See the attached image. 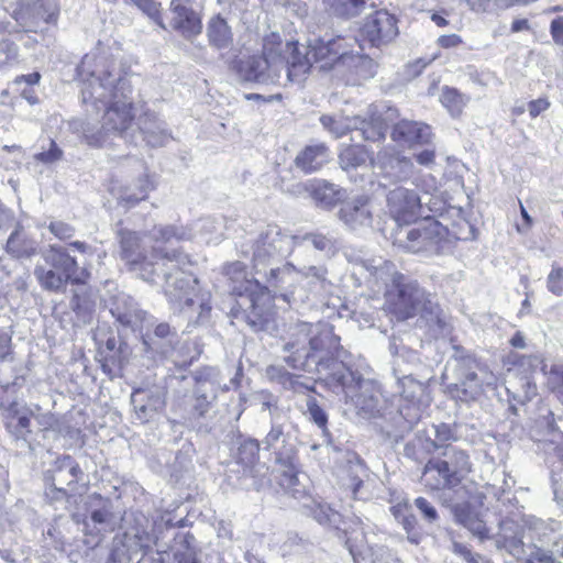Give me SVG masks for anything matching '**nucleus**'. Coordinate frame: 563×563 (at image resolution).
<instances>
[{
  "instance_id": "obj_1",
  "label": "nucleus",
  "mask_w": 563,
  "mask_h": 563,
  "mask_svg": "<svg viewBox=\"0 0 563 563\" xmlns=\"http://www.w3.org/2000/svg\"><path fill=\"white\" fill-rule=\"evenodd\" d=\"M346 58L345 40L318 38L308 46L298 43H283L277 33H269L263 40V56H251L239 63L238 73L242 80L264 85L279 82L282 73L287 81L299 82L313 64L320 69H330L342 64Z\"/></svg>"
},
{
  "instance_id": "obj_2",
  "label": "nucleus",
  "mask_w": 563,
  "mask_h": 563,
  "mask_svg": "<svg viewBox=\"0 0 563 563\" xmlns=\"http://www.w3.org/2000/svg\"><path fill=\"white\" fill-rule=\"evenodd\" d=\"M560 523L533 516L522 518L520 532L514 521H503L495 539L497 549L523 559L527 563H556L554 556H563V540L559 533Z\"/></svg>"
},
{
  "instance_id": "obj_3",
  "label": "nucleus",
  "mask_w": 563,
  "mask_h": 563,
  "mask_svg": "<svg viewBox=\"0 0 563 563\" xmlns=\"http://www.w3.org/2000/svg\"><path fill=\"white\" fill-rule=\"evenodd\" d=\"M92 58L86 55L78 66L82 80L81 96L85 103L91 102L97 110L104 109L102 130L124 133L132 123V102L123 92L125 82L104 71L103 76L90 71Z\"/></svg>"
},
{
  "instance_id": "obj_4",
  "label": "nucleus",
  "mask_w": 563,
  "mask_h": 563,
  "mask_svg": "<svg viewBox=\"0 0 563 563\" xmlns=\"http://www.w3.org/2000/svg\"><path fill=\"white\" fill-rule=\"evenodd\" d=\"M284 340V362L294 369L318 373L319 361L340 360L343 354L340 338L327 322H298L289 328Z\"/></svg>"
},
{
  "instance_id": "obj_5",
  "label": "nucleus",
  "mask_w": 563,
  "mask_h": 563,
  "mask_svg": "<svg viewBox=\"0 0 563 563\" xmlns=\"http://www.w3.org/2000/svg\"><path fill=\"white\" fill-rule=\"evenodd\" d=\"M187 256L174 252L166 255L164 267L165 295L174 312L184 314L189 324L203 323L210 314V294L199 287L192 274L180 268L187 263Z\"/></svg>"
},
{
  "instance_id": "obj_6",
  "label": "nucleus",
  "mask_w": 563,
  "mask_h": 563,
  "mask_svg": "<svg viewBox=\"0 0 563 563\" xmlns=\"http://www.w3.org/2000/svg\"><path fill=\"white\" fill-rule=\"evenodd\" d=\"M384 309L397 321H407L419 317L433 338L442 335L445 329V320L442 310L434 298L416 280L405 278L394 288H388L384 294Z\"/></svg>"
},
{
  "instance_id": "obj_7",
  "label": "nucleus",
  "mask_w": 563,
  "mask_h": 563,
  "mask_svg": "<svg viewBox=\"0 0 563 563\" xmlns=\"http://www.w3.org/2000/svg\"><path fill=\"white\" fill-rule=\"evenodd\" d=\"M318 375L335 394H343L358 412L373 415L377 410L378 398L372 382L362 378L342 360L319 361Z\"/></svg>"
},
{
  "instance_id": "obj_8",
  "label": "nucleus",
  "mask_w": 563,
  "mask_h": 563,
  "mask_svg": "<svg viewBox=\"0 0 563 563\" xmlns=\"http://www.w3.org/2000/svg\"><path fill=\"white\" fill-rule=\"evenodd\" d=\"M239 296L236 306L231 309L233 323L245 322L254 332L266 331L273 327L275 311L273 296L267 286L257 280L245 279L234 287Z\"/></svg>"
},
{
  "instance_id": "obj_9",
  "label": "nucleus",
  "mask_w": 563,
  "mask_h": 563,
  "mask_svg": "<svg viewBox=\"0 0 563 563\" xmlns=\"http://www.w3.org/2000/svg\"><path fill=\"white\" fill-rule=\"evenodd\" d=\"M473 471L468 452L459 446H445L444 451L426 463L421 483L429 490L453 489Z\"/></svg>"
},
{
  "instance_id": "obj_10",
  "label": "nucleus",
  "mask_w": 563,
  "mask_h": 563,
  "mask_svg": "<svg viewBox=\"0 0 563 563\" xmlns=\"http://www.w3.org/2000/svg\"><path fill=\"white\" fill-rule=\"evenodd\" d=\"M395 112L396 110L389 108L384 117L383 107L372 104L364 115H322L320 122L334 137H341L351 130H358L364 140L378 142L385 139L388 121L393 119Z\"/></svg>"
},
{
  "instance_id": "obj_11",
  "label": "nucleus",
  "mask_w": 563,
  "mask_h": 563,
  "mask_svg": "<svg viewBox=\"0 0 563 563\" xmlns=\"http://www.w3.org/2000/svg\"><path fill=\"white\" fill-rule=\"evenodd\" d=\"M446 235L445 227L426 217L412 228L400 227L395 233L394 244L409 253L432 255L440 253Z\"/></svg>"
},
{
  "instance_id": "obj_12",
  "label": "nucleus",
  "mask_w": 563,
  "mask_h": 563,
  "mask_svg": "<svg viewBox=\"0 0 563 563\" xmlns=\"http://www.w3.org/2000/svg\"><path fill=\"white\" fill-rule=\"evenodd\" d=\"M298 244L288 230L276 224H268L256 238L251 246V260L257 274L266 266L278 262L291 254Z\"/></svg>"
},
{
  "instance_id": "obj_13",
  "label": "nucleus",
  "mask_w": 563,
  "mask_h": 563,
  "mask_svg": "<svg viewBox=\"0 0 563 563\" xmlns=\"http://www.w3.org/2000/svg\"><path fill=\"white\" fill-rule=\"evenodd\" d=\"M479 366L470 356L456 360V383L448 386L450 393L462 401L476 399L483 393V383L477 373Z\"/></svg>"
},
{
  "instance_id": "obj_14",
  "label": "nucleus",
  "mask_w": 563,
  "mask_h": 563,
  "mask_svg": "<svg viewBox=\"0 0 563 563\" xmlns=\"http://www.w3.org/2000/svg\"><path fill=\"white\" fill-rule=\"evenodd\" d=\"M387 207L398 223H410L422 216L423 205L419 195L409 188L399 186L387 194Z\"/></svg>"
},
{
  "instance_id": "obj_15",
  "label": "nucleus",
  "mask_w": 563,
  "mask_h": 563,
  "mask_svg": "<svg viewBox=\"0 0 563 563\" xmlns=\"http://www.w3.org/2000/svg\"><path fill=\"white\" fill-rule=\"evenodd\" d=\"M371 166L378 170L383 178L394 183L406 181L415 174L412 162L390 148H383L375 158H371Z\"/></svg>"
},
{
  "instance_id": "obj_16",
  "label": "nucleus",
  "mask_w": 563,
  "mask_h": 563,
  "mask_svg": "<svg viewBox=\"0 0 563 563\" xmlns=\"http://www.w3.org/2000/svg\"><path fill=\"white\" fill-rule=\"evenodd\" d=\"M362 34L372 46L388 44L398 35L397 20L386 10H378L366 18Z\"/></svg>"
},
{
  "instance_id": "obj_17",
  "label": "nucleus",
  "mask_w": 563,
  "mask_h": 563,
  "mask_svg": "<svg viewBox=\"0 0 563 563\" xmlns=\"http://www.w3.org/2000/svg\"><path fill=\"white\" fill-rule=\"evenodd\" d=\"M340 220L350 229L369 228L373 222V206L366 196L344 201L339 210Z\"/></svg>"
},
{
  "instance_id": "obj_18",
  "label": "nucleus",
  "mask_w": 563,
  "mask_h": 563,
  "mask_svg": "<svg viewBox=\"0 0 563 563\" xmlns=\"http://www.w3.org/2000/svg\"><path fill=\"white\" fill-rule=\"evenodd\" d=\"M169 26L179 32L185 38H192L202 31L200 15L180 0H172L169 7Z\"/></svg>"
},
{
  "instance_id": "obj_19",
  "label": "nucleus",
  "mask_w": 563,
  "mask_h": 563,
  "mask_svg": "<svg viewBox=\"0 0 563 563\" xmlns=\"http://www.w3.org/2000/svg\"><path fill=\"white\" fill-rule=\"evenodd\" d=\"M81 473L78 464L69 455L58 457L47 471V481L58 493L66 495L65 486L76 484Z\"/></svg>"
},
{
  "instance_id": "obj_20",
  "label": "nucleus",
  "mask_w": 563,
  "mask_h": 563,
  "mask_svg": "<svg viewBox=\"0 0 563 563\" xmlns=\"http://www.w3.org/2000/svg\"><path fill=\"white\" fill-rule=\"evenodd\" d=\"M365 269L369 273V283L374 285H384L386 289L394 288L406 278L405 275L396 269L393 262L382 257L371 258L364 263Z\"/></svg>"
},
{
  "instance_id": "obj_21",
  "label": "nucleus",
  "mask_w": 563,
  "mask_h": 563,
  "mask_svg": "<svg viewBox=\"0 0 563 563\" xmlns=\"http://www.w3.org/2000/svg\"><path fill=\"white\" fill-rule=\"evenodd\" d=\"M97 506L91 510L89 520L85 522V527L90 534H99L113 531L118 518L112 511V505L109 500L96 497Z\"/></svg>"
},
{
  "instance_id": "obj_22",
  "label": "nucleus",
  "mask_w": 563,
  "mask_h": 563,
  "mask_svg": "<svg viewBox=\"0 0 563 563\" xmlns=\"http://www.w3.org/2000/svg\"><path fill=\"white\" fill-rule=\"evenodd\" d=\"M457 437L450 424L439 423L432 424L429 430L426 431V437L417 435L415 444L422 448L428 453L434 451H444L445 446H453L452 441H456Z\"/></svg>"
},
{
  "instance_id": "obj_23",
  "label": "nucleus",
  "mask_w": 563,
  "mask_h": 563,
  "mask_svg": "<svg viewBox=\"0 0 563 563\" xmlns=\"http://www.w3.org/2000/svg\"><path fill=\"white\" fill-rule=\"evenodd\" d=\"M295 456L287 454L286 457L278 455L276 461L279 463V485L294 498L301 499L306 495V487L302 485L300 476L295 465Z\"/></svg>"
},
{
  "instance_id": "obj_24",
  "label": "nucleus",
  "mask_w": 563,
  "mask_h": 563,
  "mask_svg": "<svg viewBox=\"0 0 563 563\" xmlns=\"http://www.w3.org/2000/svg\"><path fill=\"white\" fill-rule=\"evenodd\" d=\"M37 242L31 238L24 227L16 222L7 240L5 252L13 258H31L37 253Z\"/></svg>"
},
{
  "instance_id": "obj_25",
  "label": "nucleus",
  "mask_w": 563,
  "mask_h": 563,
  "mask_svg": "<svg viewBox=\"0 0 563 563\" xmlns=\"http://www.w3.org/2000/svg\"><path fill=\"white\" fill-rule=\"evenodd\" d=\"M431 131L427 124L402 120L397 123L391 132L395 142L401 145H413L427 143L430 140Z\"/></svg>"
},
{
  "instance_id": "obj_26",
  "label": "nucleus",
  "mask_w": 563,
  "mask_h": 563,
  "mask_svg": "<svg viewBox=\"0 0 563 563\" xmlns=\"http://www.w3.org/2000/svg\"><path fill=\"white\" fill-rule=\"evenodd\" d=\"M32 415H34L33 409L29 407H18L16 404L11 405L8 409L5 426L10 434L16 440L27 441V438L32 433Z\"/></svg>"
},
{
  "instance_id": "obj_27",
  "label": "nucleus",
  "mask_w": 563,
  "mask_h": 563,
  "mask_svg": "<svg viewBox=\"0 0 563 563\" xmlns=\"http://www.w3.org/2000/svg\"><path fill=\"white\" fill-rule=\"evenodd\" d=\"M43 257L49 267L68 275L73 284L82 283L79 277L75 276L78 269L77 261L65 252L64 249L51 245L49 249L44 252Z\"/></svg>"
},
{
  "instance_id": "obj_28",
  "label": "nucleus",
  "mask_w": 563,
  "mask_h": 563,
  "mask_svg": "<svg viewBox=\"0 0 563 563\" xmlns=\"http://www.w3.org/2000/svg\"><path fill=\"white\" fill-rule=\"evenodd\" d=\"M329 161V151L324 144L307 146L296 157V165L305 173L319 170Z\"/></svg>"
},
{
  "instance_id": "obj_29",
  "label": "nucleus",
  "mask_w": 563,
  "mask_h": 563,
  "mask_svg": "<svg viewBox=\"0 0 563 563\" xmlns=\"http://www.w3.org/2000/svg\"><path fill=\"white\" fill-rule=\"evenodd\" d=\"M207 37L210 46L217 49L228 48L233 42L231 27L221 15H214L209 20Z\"/></svg>"
},
{
  "instance_id": "obj_30",
  "label": "nucleus",
  "mask_w": 563,
  "mask_h": 563,
  "mask_svg": "<svg viewBox=\"0 0 563 563\" xmlns=\"http://www.w3.org/2000/svg\"><path fill=\"white\" fill-rule=\"evenodd\" d=\"M34 276L36 277L41 287L48 291H63L71 278L52 267L36 266L34 268Z\"/></svg>"
},
{
  "instance_id": "obj_31",
  "label": "nucleus",
  "mask_w": 563,
  "mask_h": 563,
  "mask_svg": "<svg viewBox=\"0 0 563 563\" xmlns=\"http://www.w3.org/2000/svg\"><path fill=\"white\" fill-rule=\"evenodd\" d=\"M312 198L323 207H331L341 199V190L324 180H312L307 185Z\"/></svg>"
},
{
  "instance_id": "obj_32",
  "label": "nucleus",
  "mask_w": 563,
  "mask_h": 563,
  "mask_svg": "<svg viewBox=\"0 0 563 563\" xmlns=\"http://www.w3.org/2000/svg\"><path fill=\"white\" fill-rule=\"evenodd\" d=\"M172 140L170 133L163 121L152 120L146 117L143 120V141L152 147L164 146Z\"/></svg>"
},
{
  "instance_id": "obj_33",
  "label": "nucleus",
  "mask_w": 563,
  "mask_h": 563,
  "mask_svg": "<svg viewBox=\"0 0 563 563\" xmlns=\"http://www.w3.org/2000/svg\"><path fill=\"white\" fill-rule=\"evenodd\" d=\"M374 158L369 155L367 148L363 145H349L341 150L339 154V162L344 170L357 168L371 162Z\"/></svg>"
},
{
  "instance_id": "obj_34",
  "label": "nucleus",
  "mask_w": 563,
  "mask_h": 563,
  "mask_svg": "<svg viewBox=\"0 0 563 563\" xmlns=\"http://www.w3.org/2000/svg\"><path fill=\"white\" fill-rule=\"evenodd\" d=\"M343 66H349L353 69L354 75L357 79H369L376 74V63L373 58L365 55H354L346 52V58H343Z\"/></svg>"
},
{
  "instance_id": "obj_35",
  "label": "nucleus",
  "mask_w": 563,
  "mask_h": 563,
  "mask_svg": "<svg viewBox=\"0 0 563 563\" xmlns=\"http://www.w3.org/2000/svg\"><path fill=\"white\" fill-rule=\"evenodd\" d=\"M456 520L467 528L474 536L481 540L488 538V530L483 520L470 511L466 505H459L454 509Z\"/></svg>"
},
{
  "instance_id": "obj_36",
  "label": "nucleus",
  "mask_w": 563,
  "mask_h": 563,
  "mask_svg": "<svg viewBox=\"0 0 563 563\" xmlns=\"http://www.w3.org/2000/svg\"><path fill=\"white\" fill-rule=\"evenodd\" d=\"M195 538L189 533L178 534L175 538L174 559L177 563H198Z\"/></svg>"
},
{
  "instance_id": "obj_37",
  "label": "nucleus",
  "mask_w": 563,
  "mask_h": 563,
  "mask_svg": "<svg viewBox=\"0 0 563 563\" xmlns=\"http://www.w3.org/2000/svg\"><path fill=\"white\" fill-rule=\"evenodd\" d=\"M401 397L412 406H420L424 402L427 387L413 377L405 376L399 380Z\"/></svg>"
},
{
  "instance_id": "obj_38",
  "label": "nucleus",
  "mask_w": 563,
  "mask_h": 563,
  "mask_svg": "<svg viewBox=\"0 0 563 563\" xmlns=\"http://www.w3.org/2000/svg\"><path fill=\"white\" fill-rule=\"evenodd\" d=\"M121 257L133 269L140 262V238L136 232H122Z\"/></svg>"
},
{
  "instance_id": "obj_39",
  "label": "nucleus",
  "mask_w": 563,
  "mask_h": 563,
  "mask_svg": "<svg viewBox=\"0 0 563 563\" xmlns=\"http://www.w3.org/2000/svg\"><path fill=\"white\" fill-rule=\"evenodd\" d=\"M195 234L191 232V230H187L186 228H176L173 225H165V227H154L153 230L150 232V238H152L155 241H162L165 243H170L173 240L175 241H184L189 240L194 238Z\"/></svg>"
},
{
  "instance_id": "obj_40",
  "label": "nucleus",
  "mask_w": 563,
  "mask_h": 563,
  "mask_svg": "<svg viewBox=\"0 0 563 563\" xmlns=\"http://www.w3.org/2000/svg\"><path fill=\"white\" fill-rule=\"evenodd\" d=\"M267 284L276 289H285L288 282L295 280V266L290 263L282 267H272L268 272L263 269Z\"/></svg>"
},
{
  "instance_id": "obj_41",
  "label": "nucleus",
  "mask_w": 563,
  "mask_h": 563,
  "mask_svg": "<svg viewBox=\"0 0 563 563\" xmlns=\"http://www.w3.org/2000/svg\"><path fill=\"white\" fill-rule=\"evenodd\" d=\"M295 280H307L311 288H323L327 280V269L323 266L295 267Z\"/></svg>"
},
{
  "instance_id": "obj_42",
  "label": "nucleus",
  "mask_w": 563,
  "mask_h": 563,
  "mask_svg": "<svg viewBox=\"0 0 563 563\" xmlns=\"http://www.w3.org/2000/svg\"><path fill=\"white\" fill-rule=\"evenodd\" d=\"M295 238L298 239L297 246L310 243L316 250L325 253H332L336 249V241L332 236L322 233H308L305 235H295Z\"/></svg>"
},
{
  "instance_id": "obj_43",
  "label": "nucleus",
  "mask_w": 563,
  "mask_h": 563,
  "mask_svg": "<svg viewBox=\"0 0 563 563\" xmlns=\"http://www.w3.org/2000/svg\"><path fill=\"white\" fill-rule=\"evenodd\" d=\"M307 410L310 416V419L318 426L321 430L322 435L324 437V442L327 444L331 443V434L327 428L328 423V415L325 411L318 405L317 399L313 397H309L307 399Z\"/></svg>"
},
{
  "instance_id": "obj_44",
  "label": "nucleus",
  "mask_w": 563,
  "mask_h": 563,
  "mask_svg": "<svg viewBox=\"0 0 563 563\" xmlns=\"http://www.w3.org/2000/svg\"><path fill=\"white\" fill-rule=\"evenodd\" d=\"M440 100L452 117L460 115L467 102V99L453 88H444Z\"/></svg>"
},
{
  "instance_id": "obj_45",
  "label": "nucleus",
  "mask_w": 563,
  "mask_h": 563,
  "mask_svg": "<svg viewBox=\"0 0 563 563\" xmlns=\"http://www.w3.org/2000/svg\"><path fill=\"white\" fill-rule=\"evenodd\" d=\"M195 411L201 417L209 410L211 401L216 399V394L212 391L208 393L206 382H199L195 390Z\"/></svg>"
},
{
  "instance_id": "obj_46",
  "label": "nucleus",
  "mask_w": 563,
  "mask_h": 563,
  "mask_svg": "<svg viewBox=\"0 0 563 563\" xmlns=\"http://www.w3.org/2000/svg\"><path fill=\"white\" fill-rule=\"evenodd\" d=\"M260 442L255 439L244 441L239 449V461L246 466L253 465L258 457Z\"/></svg>"
},
{
  "instance_id": "obj_47",
  "label": "nucleus",
  "mask_w": 563,
  "mask_h": 563,
  "mask_svg": "<svg viewBox=\"0 0 563 563\" xmlns=\"http://www.w3.org/2000/svg\"><path fill=\"white\" fill-rule=\"evenodd\" d=\"M70 307L79 318L86 321L91 314L93 303L86 294L75 291L70 300Z\"/></svg>"
},
{
  "instance_id": "obj_48",
  "label": "nucleus",
  "mask_w": 563,
  "mask_h": 563,
  "mask_svg": "<svg viewBox=\"0 0 563 563\" xmlns=\"http://www.w3.org/2000/svg\"><path fill=\"white\" fill-rule=\"evenodd\" d=\"M314 504L311 509L313 518L321 525H336L339 514L334 511L330 506L323 504Z\"/></svg>"
},
{
  "instance_id": "obj_49",
  "label": "nucleus",
  "mask_w": 563,
  "mask_h": 563,
  "mask_svg": "<svg viewBox=\"0 0 563 563\" xmlns=\"http://www.w3.org/2000/svg\"><path fill=\"white\" fill-rule=\"evenodd\" d=\"M547 288L554 296L563 295V267L552 265L547 277Z\"/></svg>"
},
{
  "instance_id": "obj_50",
  "label": "nucleus",
  "mask_w": 563,
  "mask_h": 563,
  "mask_svg": "<svg viewBox=\"0 0 563 563\" xmlns=\"http://www.w3.org/2000/svg\"><path fill=\"white\" fill-rule=\"evenodd\" d=\"M285 433L283 426L272 421V428L262 441L265 450L276 449L279 443L285 442Z\"/></svg>"
},
{
  "instance_id": "obj_51",
  "label": "nucleus",
  "mask_w": 563,
  "mask_h": 563,
  "mask_svg": "<svg viewBox=\"0 0 563 563\" xmlns=\"http://www.w3.org/2000/svg\"><path fill=\"white\" fill-rule=\"evenodd\" d=\"M543 450L549 455H555L563 462V433L554 432L543 442Z\"/></svg>"
},
{
  "instance_id": "obj_52",
  "label": "nucleus",
  "mask_w": 563,
  "mask_h": 563,
  "mask_svg": "<svg viewBox=\"0 0 563 563\" xmlns=\"http://www.w3.org/2000/svg\"><path fill=\"white\" fill-rule=\"evenodd\" d=\"M452 551L461 555L467 563H492L481 554L473 553L465 544L453 542Z\"/></svg>"
},
{
  "instance_id": "obj_53",
  "label": "nucleus",
  "mask_w": 563,
  "mask_h": 563,
  "mask_svg": "<svg viewBox=\"0 0 563 563\" xmlns=\"http://www.w3.org/2000/svg\"><path fill=\"white\" fill-rule=\"evenodd\" d=\"M63 156V151L57 146L55 141H49V148L37 153L34 158L44 164H52L59 161Z\"/></svg>"
},
{
  "instance_id": "obj_54",
  "label": "nucleus",
  "mask_w": 563,
  "mask_h": 563,
  "mask_svg": "<svg viewBox=\"0 0 563 563\" xmlns=\"http://www.w3.org/2000/svg\"><path fill=\"white\" fill-rule=\"evenodd\" d=\"M549 383L552 386L553 393L563 405V366H555L552 368Z\"/></svg>"
},
{
  "instance_id": "obj_55",
  "label": "nucleus",
  "mask_w": 563,
  "mask_h": 563,
  "mask_svg": "<svg viewBox=\"0 0 563 563\" xmlns=\"http://www.w3.org/2000/svg\"><path fill=\"white\" fill-rule=\"evenodd\" d=\"M266 374L272 380L280 384L285 389L288 383H290V379H292V374L278 365L268 366Z\"/></svg>"
},
{
  "instance_id": "obj_56",
  "label": "nucleus",
  "mask_w": 563,
  "mask_h": 563,
  "mask_svg": "<svg viewBox=\"0 0 563 563\" xmlns=\"http://www.w3.org/2000/svg\"><path fill=\"white\" fill-rule=\"evenodd\" d=\"M415 506L419 509L423 518L428 522H435L439 518L437 509L432 506V504L423 497H418L415 499Z\"/></svg>"
},
{
  "instance_id": "obj_57",
  "label": "nucleus",
  "mask_w": 563,
  "mask_h": 563,
  "mask_svg": "<svg viewBox=\"0 0 563 563\" xmlns=\"http://www.w3.org/2000/svg\"><path fill=\"white\" fill-rule=\"evenodd\" d=\"M48 230L59 240L70 239L75 234V229L63 221H52Z\"/></svg>"
},
{
  "instance_id": "obj_58",
  "label": "nucleus",
  "mask_w": 563,
  "mask_h": 563,
  "mask_svg": "<svg viewBox=\"0 0 563 563\" xmlns=\"http://www.w3.org/2000/svg\"><path fill=\"white\" fill-rule=\"evenodd\" d=\"M143 13H146L147 16L162 29L166 30L165 24L161 18L159 13V4L154 0H143Z\"/></svg>"
},
{
  "instance_id": "obj_59",
  "label": "nucleus",
  "mask_w": 563,
  "mask_h": 563,
  "mask_svg": "<svg viewBox=\"0 0 563 563\" xmlns=\"http://www.w3.org/2000/svg\"><path fill=\"white\" fill-rule=\"evenodd\" d=\"M34 415H32V418H34L37 422V424L41 427V430L47 431L55 427L56 424V418L51 412H40V407L35 406Z\"/></svg>"
},
{
  "instance_id": "obj_60",
  "label": "nucleus",
  "mask_w": 563,
  "mask_h": 563,
  "mask_svg": "<svg viewBox=\"0 0 563 563\" xmlns=\"http://www.w3.org/2000/svg\"><path fill=\"white\" fill-rule=\"evenodd\" d=\"M286 389L292 390L295 393H305V391H313V384L307 379L302 378V376L292 374V379L288 383Z\"/></svg>"
},
{
  "instance_id": "obj_61",
  "label": "nucleus",
  "mask_w": 563,
  "mask_h": 563,
  "mask_svg": "<svg viewBox=\"0 0 563 563\" xmlns=\"http://www.w3.org/2000/svg\"><path fill=\"white\" fill-rule=\"evenodd\" d=\"M18 58V46L12 42L0 44V64L15 62Z\"/></svg>"
},
{
  "instance_id": "obj_62",
  "label": "nucleus",
  "mask_w": 563,
  "mask_h": 563,
  "mask_svg": "<svg viewBox=\"0 0 563 563\" xmlns=\"http://www.w3.org/2000/svg\"><path fill=\"white\" fill-rule=\"evenodd\" d=\"M550 107V102L544 98L532 100L528 104V111L531 118H537L540 113Z\"/></svg>"
},
{
  "instance_id": "obj_63",
  "label": "nucleus",
  "mask_w": 563,
  "mask_h": 563,
  "mask_svg": "<svg viewBox=\"0 0 563 563\" xmlns=\"http://www.w3.org/2000/svg\"><path fill=\"white\" fill-rule=\"evenodd\" d=\"M14 222L13 212L0 202V231L9 229Z\"/></svg>"
},
{
  "instance_id": "obj_64",
  "label": "nucleus",
  "mask_w": 563,
  "mask_h": 563,
  "mask_svg": "<svg viewBox=\"0 0 563 563\" xmlns=\"http://www.w3.org/2000/svg\"><path fill=\"white\" fill-rule=\"evenodd\" d=\"M551 34L558 44H563V18H556L551 23Z\"/></svg>"
}]
</instances>
